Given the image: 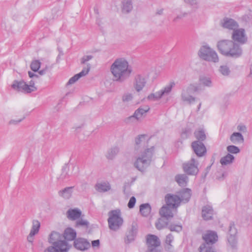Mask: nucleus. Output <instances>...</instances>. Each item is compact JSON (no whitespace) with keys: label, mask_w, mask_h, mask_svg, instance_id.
<instances>
[{"label":"nucleus","mask_w":252,"mask_h":252,"mask_svg":"<svg viewBox=\"0 0 252 252\" xmlns=\"http://www.w3.org/2000/svg\"><path fill=\"white\" fill-rule=\"evenodd\" d=\"M172 238L170 236H167L166 239V244L170 245V243L172 242Z\"/></svg>","instance_id":"nucleus-42"},{"label":"nucleus","mask_w":252,"mask_h":252,"mask_svg":"<svg viewBox=\"0 0 252 252\" xmlns=\"http://www.w3.org/2000/svg\"><path fill=\"white\" fill-rule=\"evenodd\" d=\"M210 81L208 80H207V83L206 84L207 85H208L209 84H210Z\"/></svg>","instance_id":"nucleus-46"},{"label":"nucleus","mask_w":252,"mask_h":252,"mask_svg":"<svg viewBox=\"0 0 252 252\" xmlns=\"http://www.w3.org/2000/svg\"><path fill=\"white\" fill-rule=\"evenodd\" d=\"M151 211V208L148 204H142L140 207V212L143 216H147Z\"/></svg>","instance_id":"nucleus-23"},{"label":"nucleus","mask_w":252,"mask_h":252,"mask_svg":"<svg viewBox=\"0 0 252 252\" xmlns=\"http://www.w3.org/2000/svg\"><path fill=\"white\" fill-rule=\"evenodd\" d=\"M196 138L198 140H203L205 139V135L202 130H198L195 132Z\"/></svg>","instance_id":"nucleus-31"},{"label":"nucleus","mask_w":252,"mask_h":252,"mask_svg":"<svg viewBox=\"0 0 252 252\" xmlns=\"http://www.w3.org/2000/svg\"><path fill=\"white\" fill-rule=\"evenodd\" d=\"M202 215L204 220H211L213 215V211L210 206H205L202 209Z\"/></svg>","instance_id":"nucleus-20"},{"label":"nucleus","mask_w":252,"mask_h":252,"mask_svg":"<svg viewBox=\"0 0 252 252\" xmlns=\"http://www.w3.org/2000/svg\"><path fill=\"white\" fill-rule=\"evenodd\" d=\"M183 168L184 171L189 175L196 174L198 172V169L195 165V161L194 159L184 164Z\"/></svg>","instance_id":"nucleus-11"},{"label":"nucleus","mask_w":252,"mask_h":252,"mask_svg":"<svg viewBox=\"0 0 252 252\" xmlns=\"http://www.w3.org/2000/svg\"><path fill=\"white\" fill-rule=\"evenodd\" d=\"M143 158H137L135 163L136 167L138 168L139 169H140V167L139 166V164L140 163H144L145 161H146L145 159H143Z\"/></svg>","instance_id":"nucleus-35"},{"label":"nucleus","mask_w":252,"mask_h":252,"mask_svg":"<svg viewBox=\"0 0 252 252\" xmlns=\"http://www.w3.org/2000/svg\"><path fill=\"white\" fill-rule=\"evenodd\" d=\"M227 149L229 152L233 154H237L239 152L238 148L234 146H229L227 147Z\"/></svg>","instance_id":"nucleus-32"},{"label":"nucleus","mask_w":252,"mask_h":252,"mask_svg":"<svg viewBox=\"0 0 252 252\" xmlns=\"http://www.w3.org/2000/svg\"><path fill=\"white\" fill-rule=\"evenodd\" d=\"M203 240L207 244H203L200 247V252H216L212 247L208 246L209 243L213 244L218 240L217 233L212 231H207L203 236Z\"/></svg>","instance_id":"nucleus-3"},{"label":"nucleus","mask_w":252,"mask_h":252,"mask_svg":"<svg viewBox=\"0 0 252 252\" xmlns=\"http://www.w3.org/2000/svg\"><path fill=\"white\" fill-rule=\"evenodd\" d=\"M236 233V230L234 226H230V235H234Z\"/></svg>","instance_id":"nucleus-38"},{"label":"nucleus","mask_w":252,"mask_h":252,"mask_svg":"<svg viewBox=\"0 0 252 252\" xmlns=\"http://www.w3.org/2000/svg\"><path fill=\"white\" fill-rule=\"evenodd\" d=\"M146 83L144 77L142 75H137L135 78L134 88L137 92H139L145 87Z\"/></svg>","instance_id":"nucleus-13"},{"label":"nucleus","mask_w":252,"mask_h":252,"mask_svg":"<svg viewBox=\"0 0 252 252\" xmlns=\"http://www.w3.org/2000/svg\"><path fill=\"white\" fill-rule=\"evenodd\" d=\"M111 71L114 80L120 81L128 77L132 72V69L126 60L119 59L112 64Z\"/></svg>","instance_id":"nucleus-1"},{"label":"nucleus","mask_w":252,"mask_h":252,"mask_svg":"<svg viewBox=\"0 0 252 252\" xmlns=\"http://www.w3.org/2000/svg\"><path fill=\"white\" fill-rule=\"evenodd\" d=\"M147 244L150 252H158L155 250L156 248L160 245V242L157 236L154 235H148Z\"/></svg>","instance_id":"nucleus-9"},{"label":"nucleus","mask_w":252,"mask_h":252,"mask_svg":"<svg viewBox=\"0 0 252 252\" xmlns=\"http://www.w3.org/2000/svg\"><path fill=\"white\" fill-rule=\"evenodd\" d=\"M156 226L158 229H160L162 227V224L160 223V220H158V221L156 223Z\"/></svg>","instance_id":"nucleus-43"},{"label":"nucleus","mask_w":252,"mask_h":252,"mask_svg":"<svg viewBox=\"0 0 252 252\" xmlns=\"http://www.w3.org/2000/svg\"><path fill=\"white\" fill-rule=\"evenodd\" d=\"M149 109V108L148 107L145 109L142 108L138 109L134 113V117L137 119H139L144 114L146 113Z\"/></svg>","instance_id":"nucleus-28"},{"label":"nucleus","mask_w":252,"mask_h":252,"mask_svg":"<svg viewBox=\"0 0 252 252\" xmlns=\"http://www.w3.org/2000/svg\"><path fill=\"white\" fill-rule=\"evenodd\" d=\"M230 139L231 141L235 144L241 143L243 141V138L242 135L238 132L234 133L231 135Z\"/></svg>","instance_id":"nucleus-25"},{"label":"nucleus","mask_w":252,"mask_h":252,"mask_svg":"<svg viewBox=\"0 0 252 252\" xmlns=\"http://www.w3.org/2000/svg\"><path fill=\"white\" fill-rule=\"evenodd\" d=\"M12 88L18 91H22L26 93H31L36 90V87L33 83H30V85L27 84L24 81L15 82L12 86Z\"/></svg>","instance_id":"nucleus-7"},{"label":"nucleus","mask_w":252,"mask_h":252,"mask_svg":"<svg viewBox=\"0 0 252 252\" xmlns=\"http://www.w3.org/2000/svg\"><path fill=\"white\" fill-rule=\"evenodd\" d=\"M199 56L204 60L213 62H216L218 61L217 54L206 46H204L201 48Z\"/></svg>","instance_id":"nucleus-6"},{"label":"nucleus","mask_w":252,"mask_h":252,"mask_svg":"<svg viewBox=\"0 0 252 252\" xmlns=\"http://www.w3.org/2000/svg\"><path fill=\"white\" fill-rule=\"evenodd\" d=\"M131 4L127 2L126 5H124V10H125L126 12H128L131 9Z\"/></svg>","instance_id":"nucleus-37"},{"label":"nucleus","mask_w":252,"mask_h":252,"mask_svg":"<svg viewBox=\"0 0 252 252\" xmlns=\"http://www.w3.org/2000/svg\"><path fill=\"white\" fill-rule=\"evenodd\" d=\"M176 181L180 186H183L186 184L187 178L184 175H177L176 177Z\"/></svg>","instance_id":"nucleus-29"},{"label":"nucleus","mask_w":252,"mask_h":252,"mask_svg":"<svg viewBox=\"0 0 252 252\" xmlns=\"http://www.w3.org/2000/svg\"><path fill=\"white\" fill-rule=\"evenodd\" d=\"M109 216L108 221L110 228L114 230L119 228L123 222V220L121 217L120 211H112L109 213Z\"/></svg>","instance_id":"nucleus-4"},{"label":"nucleus","mask_w":252,"mask_h":252,"mask_svg":"<svg viewBox=\"0 0 252 252\" xmlns=\"http://www.w3.org/2000/svg\"><path fill=\"white\" fill-rule=\"evenodd\" d=\"M218 46L220 52L224 55L234 56L238 53V49H235L234 44L231 41H221L219 42Z\"/></svg>","instance_id":"nucleus-5"},{"label":"nucleus","mask_w":252,"mask_h":252,"mask_svg":"<svg viewBox=\"0 0 252 252\" xmlns=\"http://www.w3.org/2000/svg\"><path fill=\"white\" fill-rule=\"evenodd\" d=\"M147 138L145 135H141L136 140V143L137 144H145L147 141Z\"/></svg>","instance_id":"nucleus-33"},{"label":"nucleus","mask_w":252,"mask_h":252,"mask_svg":"<svg viewBox=\"0 0 252 252\" xmlns=\"http://www.w3.org/2000/svg\"><path fill=\"white\" fill-rule=\"evenodd\" d=\"M77 225H88V222L85 220H81L80 221L77 222Z\"/></svg>","instance_id":"nucleus-41"},{"label":"nucleus","mask_w":252,"mask_h":252,"mask_svg":"<svg viewBox=\"0 0 252 252\" xmlns=\"http://www.w3.org/2000/svg\"><path fill=\"white\" fill-rule=\"evenodd\" d=\"M220 71L223 74L225 75L228 73V70L227 68L224 67H221L220 69Z\"/></svg>","instance_id":"nucleus-40"},{"label":"nucleus","mask_w":252,"mask_h":252,"mask_svg":"<svg viewBox=\"0 0 252 252\" xmlns=\"http://www.w3.org/2000/svg\"><path fill=\"white\" fill-rule=\"evenodd\" d=\"M68 217L71 220H74L79 218L81 213L79 210L76 209L70 210L67 212Z\"/></svg>","instance_id":"nucleus-24"},{"label":"nucleus","mask_w":252,"mask_h":252,"mask_svg":"<svg viewBox=\"0 0 252 252\" xmlns=\"http://www.w3.org/2000/svg\"><path fill=\"white\" fill-rule=\"evenodd\" d=\"M234 159L233 156L227 155L225 157H223L220 159V163L222 165H226L231 163Z\"/></svg>","instance_id":"nucleus-27"},{"label":"nucleus","mask_w":252,"mask_h":252,"mask_svg":"<svg viewBox=\"0 0 252 252\" xmlns=\"http://www.w3.org/2000/svg\"><path fill=\"white\" fill-rule=\"evenodd\" d=\"M175 209L174 208H172V207H169L166 205L163 206L160 211V215L163 217H165L167 219H169L173 217V213L172 210Z\"/></svg>","instance_id":"nucleus-17"},{"label":"nucleus","mask_w":252,"mask_h":252,"mask_svg":"<svg viewBox=\"0 0 252 252\" xmlns=\"http://www.w3.org/2000/svg\"><path fill=\"white\" fill-rule=\"evenodd\" d=\"M89 71V68H87L86 69H83L81 72H80L78 74H76L73 77L71 78L69 81L68 83L69 84H71L75 82L77 80H78L80 77H83L86 74H88Z\"/></svg>","instance_id":"nucleus-21"},{"label":"nucleus","mask_w":252,"mask_h":252,"mask_svg":"<svg viewBox=\"0 0 252 252\" xmlns=\"http://www.w3.org/2000/svg\"><path fill=\"white\" fill-rule=\"evenodd\" d=\"M175 84L174 82H171L169 85L164 88V90L150 94L148 97V99L154 100L160 98L163 94L169 93L172 87L175 86Z\"/></svg>","instance_id":"nucleus-10"},{"label":"nucleus","mask_w":252,"mask_h":252,"mask_svg":"<svg viewBox=\"0 0 252 252\" xmlns=\"http://www.w3.org/2000/svg\"><path fill=\"white\" fill-rule=\"evenodd\" d=\"M74 246L78 250L84 251L88 249L90 247V245L86 240L79 238L75 241Z\"/></svg>","instance_id":"nucleus-15"},{"label":"nucleus","mask_w":252,"mask_h":252,"mask_svg":"<svg viewBox=\"0 0 252 252\" xmlns=\"http://www.w3.org/2000/svg\"><path fill=\"white\" fill-rule=\"evenodd\" d=\"M149 149H147L146 151V152L145 153L147 154V153H149Z\"/></svg>","instance_id":"nucleus-47"},{"label":"nucleus","mask_w":252,"mask_h":252,"mask_svg":"<svg viewBox=\"0 0 252 252\" xmlns=\"http://www.w3.org/2000/svg\"><path fill=\"white\" fill-rule=\"evenodd\" d=\"M238 129L240 131H243L244 130L246 129V128L245 126H239Z\"/></svg>","instance_id":"nucleus-44"},{"label":"nucleus","mask_w":252,"mask_h":252,"mask_svg":"<svg viewBox=\"0 0 252 252\" xmlns=\"http://www.w3.org/2000/svg\"><path fill=\"white\" fill-rule=\"evenodd\" d=\"M87 58H88L87 60H89V59H90L89 57H87Z\"/></svg>","instance_id":"nucleus-48"},{"label":"nucleus","mask_w":252,"mask_h":252,"mask_svg":"<svg viewBox=\"0 0 252 252\" xmlns=\"http://www.w3.org/2000/svg\"><path fill=\"white\" fill-rule=\"evenodd\" d=\"M92 245L93 247H97L99 245V240L93 241L92 242Z\"/></svg>","instance_id":"nucleus-39"},{"label":"nucleus","mask_w":252,"mask_h":252,"mask_svg":"<svg viewBox=\"0 0 252 252\" xmlns=\"http://www.w3.org/2000/svg\"><path fill=\"white\" fill-rule=\"evenodd\" d=\"M191 195V190L189 189H186L180 191L178 196L180 197L181 202H187L190 199Z\"/></svg>","instance_id":"nucleus-18"},{"label":"nucleus","mask_w":252,"mask_h":252,"mask_svg":"<svg viewBox=\"0 0 252 252\" xmlns=\"http://www.w3.org/2000/svg\"><path fill=\"white\" fill-rule=\"evenodd\" d=\"M232 38L236 42L244 43L247 40L244 30L243 29L235 30L232 35Z\"/></svg>","instance_id":"nucleus-12"},{"label":"nucleus","mask_w":252,"mask_h":252,"mask_svg":"<svg viewBox=\"0 0 252 252\" xmlns=\"http://www.w3.org/2000/svg\"><path fill=\"white\" fill-rule=\"evenodd\" d=\"M222 27L231 30H235L237 27L236 22L232 19H225L222 23Z\"/></svg>","instance_id":"nucleus-22"},{"label":"nucleus","mask_w":252,"mask_h":252,"mask_svg":"<svg viewBox=\"0 0 252 252\" xmlns=\"http://www.w3.org/2000/svg\"><path fill=\"white\" fill-rule=\"evenodd\" d=\"M40 226V222L38 220H33L32 222V227L31 232L29 234V236L28 237V239L29 241L32 242V237L36 234H37L38 231Z\"/></svg>","instance_id":"nucleus-16"},{"label":"nucleus","mask_w":252,"mask_h":252,"mask_svg":"<svg viewBox=\"0 0 252 252\" xmlns=\"http://www.w3.org/2000/svg\"><path fill=\"white\" fill-rule=\"evenodd\" d=\"M60 237L61 236L58 233H51L49 242L53 246L47 248L44 252H67L70 247L66 242L60 240Z\"/></svg>","instance_id":"nucleus-2"},{"label":"nucleus","mask_w":252,"mask_h":252,"mask_svg":"<svg viewBox=\"0 0 252 252\" xmlns=\"http://www.w3.org/2000/svg\"><path fill=\"white\" fill-rule=\"evenodd\" d=\"M96 189L99 191H106L110 189V186L108 183H103L96 185Z\"/></svg>","instance_id":"nucleus-26"},{"label":"nucleus","mask_w":252,"mask_h":252,"mask_svg":"<svg viewBox=\"0 0 252 252\" xmlns=\"http://www.w3.org/2000/svg\"><path fill=\"white\" fill-rule=\"evenodd\" d=\"M40 66V63L38 61H33L31 64V68L33 71H37Z\"/></svg>","instance_id":"nucleus-30"},{"label":"nucleus","mask_w":252,"mask_h":252,"mask_svg":"<svg viewBox=\"0 0 252 252\" xmlns=\"http://www.w3.org/2000/svg\"><path fill=\"white\" fill-rule=\"evenodd\" d=\"M136 202V199L134 197H132L130 198L129 202L128 203V207L129 208H132L134 207Z\"/></svg>","instance_id":"nucleus-34"},{"label":"nucleus","mask_w":252,"mask_h":252,"mask_svg":"<svg viewBox=\"0 0 252 252\" xmlns=\"http://www.w3.org/2000/svg\"><path fill=\"white\" fill-rule=\"evenodd\" d=\"M76 236V232L71 228H66L64 232L63 237L67 241H72Z\"/></svg>","instance_id":"nucleus-19"},{"label":"nucleus","mask_w":252,"mask_h":252,"mask_svg":"<svg viewBox=\"0 0 252 252\" xmlns=\"http://www.w3.org/2000/svg\"><path fill=\"white\" fill-rule=\"evenodd\" d=\"M165 200L166 205L175 209L180 205L181 202V198L178 195L171 194L166 195Z\"/></svg>","instance_id":"nucleus-8"},{"label":"nucleus","mask_w":252,"mask_h":252,"mask_svg":"<svg viewBox=\"0 0 252 252\" xmlns=\"http://www.w3.org/2000/svg\"><path fill=\"white\" fill-rule=\"evenodd\" d=\"M29 75L30 77H31V78L32 77L34 76L33 73H32V72H31L30 71L29 72Z\"/></svg>","instance_id":"nucleus-45"},{"label":"nucleus","mask_w":252,"mask_h":252,"mask_svg":"<svg viewBox=\"0 0 252 252\" xmlns=\"http://www.w3.org/2000/svg\"><path fill=\"white\" fill-rule=\"evenodd\" d=\"M182 229V227L180 225L171 226L170 230L171 231H179Z\"/></svg>","instance_id":"nucleus-36"},{"label":"nucleus","mask_w":252,"mask_h":252,"mask_svg":"<svg viewBox=\"0 0 252 252\" xmlns=\"http://www.w3.org/2000/svg\"><path fill=\"white\" fill-rule=\"evenodd\" d=\"M192 147L196 154L198 156H202L206 153V148L204 145L198 141L192 143Z\"/></svg>","instance_id":"nucleus-14"}]
</instances>
